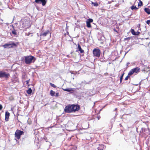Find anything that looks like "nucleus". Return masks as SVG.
<instances>
[{
	"label": "nucleus",
	"instance_id": "nucleus-1",
	"mask_svg": "<svg viewBox=\"0 0 150 150\" xmlns=\"http://www.w3.org/2000/svg\"><path fill=\"white\" fill-rule=\"evenodd\" d=\"M17 45L14 42H10L9 43H7L2 45L4 48H13L14 46H16Z\"/></svg>",
	"mask_w": 150,
	"mask_h": 150
},
{
	"label": "nucleus",
	"instance_id": "nucleus-2",
	"mask_svg": "<svg viewBox=\"0 0 150 150\" xmlns=\"http://www.w3.org/2000/svg\"><path fill=\"white\" fill-rule=\"evenodd\" d=\"M34 57L31 56L25 57V62L26 64H29L33 62Z\"/></svg>",
	"mask_w": 150,
	"mask_h": 150
},
{
	"label": "nucleus",
	"instance_id": "nucleus-3",
	"mask_svg": "<svg viewBox=\"0 0 150 150\" xmlns=\"http://www.w3.org/2000/svg\"><path fill=\"white\" fill-rule=\"evenodd\" d=\"M22 25L23 28H28L30 26L29 24V21H27L26 19H23L21 21Z\"/></svg>",
	"mask_w": 150,
	"mask_h": 150
},
{
	"label": "nucleus",
	"instance_id": "nucleus-4",
	"mask_svg": "<svg viewBox=\"0 0 150 150\" xmlns=\"http://www.w3.org/2000/svg\"><path fill=\"white\" fill-rule=\"evenodd\" d=\"M140 68L137 67L133 69L129 72L128 75H131L133 74L134 73H137L139 72L140 71Z\"/></svg>",
	"mask_w": 150,
	"mask_h": 150
},
{
	"label": "nucleus",
	"instance_id": "nucleus-5",
	"mask_svg": "<svg viewBox=\"0 0 150 150\" xmlns=\"http://www.w3.org/2000/svg\"><path fill=\"white\" fill-rule=\"evenodd\" d=\"M9 76L10 74L8 73L2 71H0V78H4L7 79Z\"/></svg>",
	"mask_w": 150,
	"mask_h": 150
},
{
	"label": "nucleus",
	"instance_id": "nucleus-6",
	"mask_svg": "<svg viewBox=\"0 0 150 150\" xmlns=\"http://www.w3.org/2000/svg\"><path fill=\"white\" fill-rule=\"evenodd\" d=\"M93 52L94 56L99 57L100 54V51L99 49L95 48L93 50Z\"/></svg>",
	"mask_w": 150,
	"mask_h": 150
},
{
	"label": "nucleus",
	"instance_id": "nucleus-7",
	"mask_svg": "<svg viewBox=\"0 0 150 150\" xmlns=\"http://www.w3.org/2000/svg\"><path fill=\"white\" fill-rule=\"evenodd\" d=\"M72 105L67 106L64 109V111L66 112L70 113L73 112Z\"/></svg>",
	"mask_w": 150,
	"mask_h": 150
},
{
	"label": "nucleus",
	"instance_id": "nucleus-8",
	"mask_svg": "<svg viewBox=\"0 0 150 150\" xmlns=\"http://www.w3.org/2000/svg\"><path fill=\"white\" fill-rule=\"evenodd\" d=\"M23 133L24 132L23 131L17 130L16 131L15 134L16 138L18 139H19L21 135L23 134Z\"/></svg>",
	"mask_w": 150,
	"mask_h": 150
},
{
	"label": "nucleus",
	"instance_id": "nucleus-9",
	"mask_svg": "<svg viewBox=\"0 0 150 150\" xmlns=\"http://www.w3.org/2000/svg\"><path fill=\"white\" fill-rule=\"evenodd\" d=\"M35 1L38 4H42L43 6H44L46 4L47 1L46 0H35Z\"/></svg>",
	"mask_w": 150,
	"mask_h": 150
},
{
	"label": "nucleus",
	"instance_id": "nucleus-10",
	"mask_svg": "<svg viewBox=\"0 0 150 150\" xmlns=\"http://www.w3.org/2000/svg\"><path fill=\"white\" fill-rule=\"evenodd\" d=\"M93 20L91 18H89L86 21V26L88 28L91 27V23L93 22Z\"/></svg>",
	"mask_w": 150,
	"mask_h": 150
},
{
	"label": "nucleus",
	"instance_id": "nucleus-11",
	"mask_svg": "<svg viewBox=\"0 0 150 150\" xmlns=\"http://www.w3.org/2000/svg\"><path fill=\"white\" fill-rule=\"evenodd\" d=\"M73 112L78 111L80 109V106L79 105H72Z\"/></svg>",
	"mask_w": 150,
	"mask_h": 150
},
{
	"label": "nucleus",
	"instance_id": "nucleus-12",
	"mask_svg": "<svg viewBox=\"0 0 150 150\" xmlns=\"http://www.w3.org/2000/svg\"><path fill=\"white\" fill-rule=\"evenodd\" d=\"M63 90L65 91H67L70 93H72L74 91L75 89L74 88H67L66 89L63 88Z\"/></svg>",
	"mask_w": 150,
	"mask_h": 150
},
{
	"label": "nucleus",
	"instance_id": "nucleus-13",
	"mask_svg": "<svg viewBox=\"0 0 150 150\" xmlns=\"http://www.w3.org/2000/svg\"><path fill=\"white\" fill-rule=\"evenodd\" d=\"M78 50H76V52H78V51H79L81 53H82L84 52V50L81 49V47L79 44H78Z\"/></svg>",
	"mask_w": 150,
	"mask_h": 150
},
{
	"label": "nucleus",
	"instance_id": "nucleus-14",
	"mask_svg": "<svg viewBox=\"0 0 150 150\" xmlns=\"http://www.w3.org/2000/svg\"><path fill=\"white\" fill-rule=\"evenodd\" d=\"M131 31L132 35H138L140 33V32L138 31L135 32L134 30L133 29H131Z\"/></svg>",
	"mask_w": 150,
	"mask_h": 150
},
{
	"label": "nucleus",
	"instance_id": "nucleus-15",
	"mask_svg": "<svg viewBox=\"0 0 150 150\" xmlns=\"http://www.w3.org/2000/svg\"><path fill=\"white\" fill-rule=\"evenodd\" d=\"M50 32L49 30H47L45 32L43 33H41L40 35V36H43V37H45Z\"/></svg>",
	"mask_w": 150,
	"mask_h": 150
},
{
	"label": "nucleus",
	"instance_id": "nucleus-16",
	"mask_svg": "<svg viewBox=\"0 0 150 150\" xmlns=\"http://www.w3.org/2000/svg\"><path fill=\"white\" fill-rule=\"evenodd\" d=\"M146 13L148 14H150V9L148 8H145L144 9Z\"/></svg>",
	"mask_w": 150,
	"mask_h": 150
},
{
	"label": "nucleus",
	"instance_id": "nucleus-17",
	"mask_svg": "<svg viewBox=\"0 0 150 150\" xmlns=\"http://www.w3.org/2000/svg\"><path fill=\"white\" fill-rule=\"evenodd\" d=\"M12 26L13 29L11 31L12 33L14 35H17V33L16 31V30L14 28V26L13 25H12Z\"/></svg>",
	"mask_w": 150,
	"mask_h": 150
},
{
	"label": "nucleus",
	"instance_id": "nucleus-18",
	"mask_svg": "<svg viewBox=\"0 0 150 150\" xmlns=\"http://www.w3.org/2000/svg\"><path fill=\"white\" fill-rule=\"evenodd\" d=\"M55 92L54 91H53L51 90L50 91V94L51 95V96H54L55 95Z\"/></svg>",
	"mask_w": 150,
	"mask_h": 150
},
{
	"label": "nucleus",
	"instance_id": "nucleus-19",
	"mask_svg": "<svg viewBox=\"0 0 150 150\" xmlns=\"http://www.w3.org/2000/svg\"><path fill=\"white\" fill-rule=\"evenodd\" d=\"M32 91V90L30 88H29L28 90L27 91V93L28 94H30Z\"/></svg>",
	"mask_w": 150,
	"mask_h": 150
},
{
	"label": "nucleus",
	"instance_id": "nucleus-20",
	"mask_svg": "<svg viewBox=\"0 0 150 150\" xmlns=\"http://www.w3.org/2000/svg\"><path fill=\"white\" fill-rule=\"evenodd\" d=\"M9 115L10 113H9V112L8 111L6 112L5 114V117H7L8 118H9Z\"/></svg>",
	"mask_w": 150,
	"mask_h": 150
},
{
	"label": "nucleus",
	"instance_id": "nucleus-21",
	"mask_svg": "<svg viewBox=\"0 0 150 150\" xmlns=\"http://www.w3.org/2000/svg\"><path fill=\"white\" fill-rule=\"evenodd\" d=\"M131 8L132 10H134V9H137L138 8H137L136 6H132L131 7Z\"/></svg>",
	"mask_w": 150,
	"mask_h": 150
},
{
	"label": "nucleus",
	"instance_id": "nucleus-22",
	"mask_svg": "<svg viewBox=\"0 0 150 150\" xmlns=\"http://www.w3.org/2000/svg\"><path fill=\"white\" fill-rule=\"evenodd\" d=\"M142 5V2L141 0H139V2L138 3V6H141Z\"/></svg>",
	"mask_w": 150,
	"mask_h": 150
},
{
	"label": "nucleus",
	"instance_id": "nucleus-23",
	"mask_svg": "<svg viewBox=\"0 0 150 150\" xmlns=\"http://www.w3.org/2000/svg\"><path fill=\"white\" fill-rule=\"evenodd\" d=\"M124 74H122L121 77H120V83H121L122 81V78H123V75H124Z\"/></svg>",
	"mask_w": 150,
	"mask_h": 150
},
{
	"label": "nucleus",
	"instance_id": "nucleus-24",
	"mask_svg": "<svg viewBox=\"0 0 150 150\" xmlns=\"http://www.w3.org/2000/svg\"><path fill=\"white\" fill-rule=\"evenodd\" d=\"M51 86L52 87H53L54 88H56V86H55L54 84H52L51 83H50Z\"/></svg>",
	"mask_w": 150,
	"mask_h": 150
},
{
	"label": "nucleus",
	"instance_id": "nucleus-25",
	"mask_svg": "<svg viewBox=\"0 0 150 150\" xmlns=\"http://www.w3.org/2000/svg\"><path fill=\"white\" fill-rule=\"evenodd\" d=\"M59 96V93L58 92L57 93H56L55 96L56 97H58Z\"/></svg>",
	"mask_w": 150,
	"mask_h": 150
},
{
	"label": "nucleus",
	"instance_id": "nucleus-26",
	"mask_svg": "<svg viewBox=\"0 0 150 150\" xmlns=\"http://www.w3.org/2000/svg\"><path fill=\"white\" fill-rule=\"evenodd\" d=\"M129 76L128 75L127 76L125 77V80H127L128 79V78H129Z\"/></svg>",
	"mask_w": 150,
	"mask_h": 150
},
{
	"label": "nucleus",
	"instance_id": "nucleus-27",
	"mask_svg": "<svg viewBox=\"0 0 150 150\" xmlns=\"http://www.w3.org/2000/svg\"><path fill=\"white\" fill-rule=\"evenodd\" d=\"M95 6H97L98 4L97 3H94L93 4Z\"/></svg>",
	"mask_w": 150,
	"mask_h": 150
},
{
	"label": "nucleus",
	"instance_id": "nucleus-28",
	"mask_svg": "<svg viewBox=\"0 0 150 150\" xmlns=\"http://www.w3.org/2000/svg\"><path fill=\"white\" fill-rule=\"evenodd\" d=\"M29 81H30V79H28V80H27L26 81V84H28V83L29 82Z\"/></svg>",
	"mask_w": 150,
	"mask_h": 150
},
{
	"label": "nucleus",
	"instance_id": "nucleus-29",
	"mask_svg": "<svg viewBox=\"0 0 150 150\" xmlns=\"http://www.w3.org/2000/svg\"><path fill=\"white\" fill-rule=\"evenodd\" d=\"M98 149H102L101 148V146H99L98 147Z\"/></svg>",
	"mask_w": 150,
	"mask_h": 150
},
{
	"label": "nucleus",
	"instance_id": "nucleus-30",
	"mask_svg": "<svg viewBox=\"0 0 150 150\" xmlns=\"http://www.w3.org/2000/svg\"><path fill=\"white\" fill-rule=\"evenodd\" d=\"M97 118L98 119V120H99L100 118V116H98L97 117Z\"/></svg>",
	"mask_w": 150,
	"mask_h": 150
},
{
	"label": "nucleus",
	"instance_id": "nucleus-31",
	"mask_svg": "<svg viewBox=\"0 0 150 150\" xmlns=\"http://www.w3.org/2000/svg\"><path fill=\"white\" fill-rule=\"evenodd\" d=\"M8 118L7 117H5V120L6 121H8Z\"/></svg>",
	"mask_w": 150,
	"mask_h": 150
},
{
	"label": "nucleus",
	"instance_id": "nucleus-32",
	"mask_svg": "<svg viewBox=\"0 0 150 150\" xmlns=\"http://www.w3.org/2000/svg\"><path fill=\"white\" fill-rule=\"evenodd\" d=\"M2 106L1 105H0V110H1L2 108Z\"/></svg>",
	"mask_w": 150,
	"mask_h": 150
},
{
	"label": "nucleus",
	"instance_id": "nucleus-33",
	"mask_svg": "<svg viewBox=\"0 0 150 150\" xmlns=\"http://www.w3.org/2000/svg\"><path fill=\"white\" fill-rule=\"evenodd\" d=\"M129 64V62H127L126 63V65L127 66Z\"/></svg>",
	"mask_w": 150,
	"mask_h": 150
},
{
	"label": "nucleus",
	"instance_id": "nucleus-34",
	"mask_svg": "<svg viewBox=\"0 0 150 150\" xmlns=\"http://www.w3.org/2000/svg\"><path fill=\"white\" fill-rule=\"evenodd\" d=\"M129 38H125V40H128L129 39Z\"/></svg>",
	"mask_w": 150,
	"mask_h": 150
},
{
	"label": "nucleus",
	"instance_id": "nucleus-35",
	"mask_svg": "<svg viewBox=\"0 0 150 150\" xmlns=\"http://www.w3.org/2000/svg\"><path fill=\"white\" fill-rule=\"evenodd\" d=\"M95 150H103V149H99L97 148V149H95Z\"/></svg>",
	"mask_w": 150,
	"mask_h": 150
},
{
	"label": "nucleus",
	"instance_id": "nucleus-36",
	"mask_svg": "<svg viewBox=\"0 0 150 150\" xmlns=\"http://www.w3.org/2000/svg\"><path fill=\"white\" fill-rule=\"evenodd\" d=\"M114 31H115L117 32V30H116L115 29H114Z\"/></svg>",
	"mask_w": 150,
	"mask_h": 150
},
{
	"label": "nucleus",
	"instance_id": "nucleus-37",
	"mask_svg": "<svg viewBox=\"0 0 150 150\" xmlns=\"http://www.w3.org/2000/svg\"><path fill=\"white\" fill-rule=\"evenodd\" d=\"M117 109V108H116L115 109V110H114V111H116V110Z\"/></svg>",
	"mask_w": 150,
	"mask_h": 150
},
{
	"label": "nucleus",
	"instance_id": "nucleus-38",
	"mask_svg": "<svg viewBox=\"0 0 150 150\" xmlns=\"http://www.w3.org/2000/svg\"><path fill=\"white\" fill-rule=\"evenodd\" d=\"M142 71H145V70H142Z\"/></svg>",
	"mask_w": 150,
	"mask_h": 150
},
{
	"label": "nucleus",
	"instance_id": "nucleus-39",
	"mask_svg": "<svg viewBox=\"0 0 150 150\" xmlns=\"http://www.w3.org/2000/svg\"><path fill=\"white\" fill-rule=\"evenodd\" d=\"M30 33H29V34L28 35H29V34H30Z\"/></svg>",
	"mask_w": 150,
	"mask_h": 150
}]
</instances>
